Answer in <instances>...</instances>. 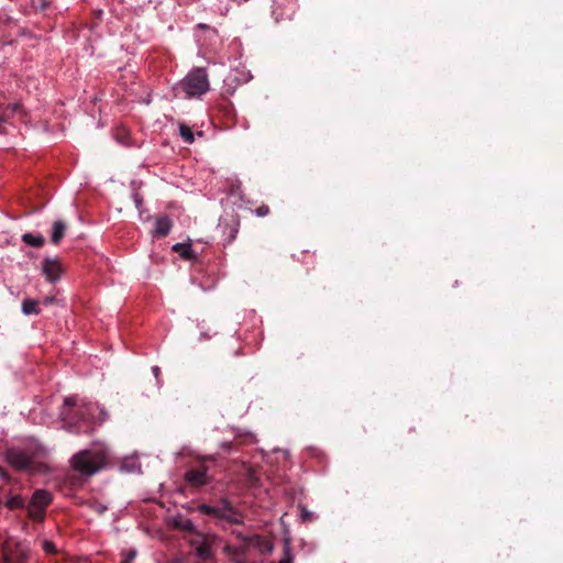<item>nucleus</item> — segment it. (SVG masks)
I'll return each instance as SVG.
<instances>
[{"label":"nucleus","instance_id":"nucleus-14","mask_svg":"<svg viewBox=\"0 0 563 563\" xmlns=\"http://www.w3.org/2000/svg\"><path fill=\"white\" fill-rule=\"evenodd\" d=\"M5 506L10 510L24 508L27 509V504L25 503L24 498L21 495H12L8 497V499L5 500Z\"/></svg>","mask_w":563,"mask_h":563},{"label":"nucleus","instance_id":"nucleus-11","mask_svg":"<svg viewBox=\"0 0 563 563\" xmlns=\"http://www.w3.org/2000/svg\"><path fill=\"white\" fill-rule=\"evenodd\" d=\"M172 250L178 253L184 260L196 258V254L190 243H176L172 246Z\"/></svg>","mask_w":563,"mask_h":563},{"label":"nucleus","instance_id":"nucleus-28","mask_svg":"<svg viewBox=\"0 0 563 563\" xmlns=\"http://www.w3.org/2000/svg\"><path fill=\"white\" fill-rule=\"evenodd\" d=\"M244 435L246 438L245 442H247V443L255 442V440H256L255 435L253 433H251V432H245Z\"/></svg>","mask_w":563,"mask_h":563},{"label":"nucleus","instance_id":"nucleus-1","mask_svg":"<svg viewBox=\"0 0 563 563\" xmlns=\"http://www.w3.org/2000/svg\"><path fill=\"white\" fill-rule=\"evenodd\" d=\"M59 416L63 427L67 431L77 434L90 433L96 426L108 419V413L103 407L78 396H69L64 399Z\"/></svg>","mask_w":563,"mask_h":563},{"label":"nucleus","instance_id":"nucleus-26","mask_svg":"<svg viewBox=\"0 0 563 563\" xmlns=\"http://www.w3.org/2000/svg\"><path fill=\"white\" fill-rule=\"evenodd\" d=\"M313 514L308 511L307 509L301 510V518L303 521L310 520L312 518Z\"/></svg>","mask_w":563,"mask_h":563},{"label":"nucleus","instance_id":"nucleus-2","mask_svg":"<svg viewBox=\"0 0 563 563\" xmlns=\"http://www.w3.org/2000/svg\"><path fill=\"white\" fill-rule=\"evenodd\" d=\"M109 457L108 446L101 442H93L89 448L76 453L70 459V464L81 475L91 476L108 464Z\"/></svg>","mask_w":563,"mask_h":563},{"label":"nucleus","instance_id":"nucleus-24","mask_svg":"<svg viewBox=\"0 0 563 563\" xmlns=\"http://www.w3.org/2000/svg\"><path fill=\"white\" fill-rule=\"evenodd\" d=\"M268 213H269V208H268V206H266V205H263V206L258 207V208L255 210V214H256L257 217H265V216H267Z\"/></svg>","mask_w":563,"mask_h":563},{"label":"nucleus","instance_id":"nucleus-35","mask_svg":"<svg viewBox=\"0 0 563 563\" xmlns=\"http://www.w3.org/2000/svg\"><path fill=\"white\" fill-rule=\"evenodd\" d=\"M106 510H107V507H106V506H101V507L99 508V512H100V514H101V512H103V511H106Z\"/></svg>","mask_w":563,"mask_h":563},{"label":"nucleus","instance_id":"nucleus-33","mask_svg":"<svg viewBox=\"0 0 563 563\" xmlns=\"http://www.w3.org/2000/svg\"><path fill=\"white\" fill-rule=\"evenodd\" d=\"M197 27L201 29V30H207V29H209V25L205 24V23H199V24H197Z\"/></svg>","mask_w":563,"mask_h":563},{"label":"nucleus","instance_id":"nucleus-3","mask_svg":"<svg viewBox=\"0 0 563 563\" xmlns=\"http://www.w3.org/2000/svg\"><path fill=\"white\" fill-rule=\"evenodd\" d=\"M43 451L42 444L34 438H26L5 450V461L16 470H29L33 460Z\"/></svg>","mask_w":563,"mask_h":563},{"label":"nucleus","instance_id":"nucleus-25","mask_svg":"<svg viewBox=\"0 0 563 563\" xmlns=\"http://www.w3.org/2000/svg\"><path fill=\"white\" fill-rule=\"evenodd\" d=\"M198 328L201 330L200 331V336H199L200 341H205V340L211 339V334H209L207 331H205V327L202 325V323H198Z\"/></svg>","mask_w":563,"mask_h":563},{"label":"nucleus","instance_id":"nucleus-37","mask_svg":"<svg viewBox=\"0 0 563 563\" xmlns=\"http://www.w3.org/2000/svg\"><path fill=\"white\" fill-rule=\"evenodd\" d=\"M242 437H243V434H242V433L236 434V439H240V438H242Z\"/></svg>","mask_w":563,"mask_h":563},{"label":"nucleus","instance_id":"nucleus-7","mask_svg":"<svg viewBox=\"0 0 563 563\" xmlns=\"http://www.w3.org/2000/svg\"><path fill=\"white\" fill-rule=\"evenodd\" d=\"M216 518L222 523L240 525L243 522L242 515L236 510L228 499H221L216 505Z\"/></svg>","mask_w":563,"mask_h":563},{"label":"nucleus","instance_id":"nucleus-18","mask_svg":"<svg viewBox=\"0 0 563 563\" xmlns=\"http://www.w3.org/2000/svg\"><path fill=\"white\" fill-rule=\"evenodd\" d=\"M178 527L187 532H194L196 530V526L189 518H184L179 521Z\"/></svg>","mask_w":563,"mask_h":563},{"label":"nucleus","instance_id":"nucleus-22","mask_svg":"<svg viewBox=\"0 0 563 563\" xmlns=\"http://www.w3.org/2000/svg\"><path fill=\"white\" fill-rule=\"evenodd\" d=\"M198 556L202 560H208L210 558V550L207 545H201L198 548Z\"/></svg>","mask_w":563,"mask_h":563},{"label":"nucleus","instance_id":"nucleus-21","mask_svg":"<svg viewBox=\"0 0 563 563\" xmlns=\"http://www.w3.org/2000/svg\"><path fill=\"white\" fill-rule=\"evenodd\" d=\"M42 549L47 554L56 553V545L49 540L42 541Z\"/></svg>","mask_w":563,"mask_h":563},{"label":"nucleus","instance_id":"nucleus-30","mask_svg":"<svg viewBox=\"0 0 563 563\" xmlns=\"http://www.w3.org/2000/svg\"><path fill=\"white\" fill-rule=\"evenodd\" d=\"M152 373L154 374L156 379H158L159 374H161V368L157 365H155V366L152 367ZM157 383L159 384V380H157Z\"/></svg>","mask_w":563,"mask_h":563},{"label":"nucleus","instance_id":"nucleus-36","mask_svg":"<svg viewBox=\"0 0 563 563\" xmlns=\"http://www.w3.org/2000/svg\"><path fill=\"white\" fill-rule=\"evenodd\" d=\"M3 132H5V128L0 124V133H3Z\"/></svg>","mask_w":563,"mask_h":563},{"label":"nucleus","instance_id":"nucleus-9","mask_svg":"<svg viewBox=\"0 0 563 563\" xmlns=\"http://www.w3.org/2000/svg\"><path fill=\"white\" fill-rule=\"evenodd\" d=\"M172 227H173V222L168 217L164 216V217L157 218L155 221L153 236H155V238L166 236L170 232Z\"/></svg>","mask_w":563,"mask_h":563},{"label":"nucleus","instance_id":"nucleus-20","mask_svg":"<svg viewBox=\"0 0 563 563\" xmlns=\"http://www.w3.org/2000/svg\"><path fill=\"white\" fill-rule=\"evenodd\" d=\"M122 555H123V559L121 560L120 563H133V561L136 556V550L131 549L129 551L123 552Z\"/></svg>","mask_w":563,"mask_h":563},{"label":"nucleus","instance_id":"nucleus-32","mask_svg":"<svg viewBox=\"0 0 563 563\" xmlns=\"http://www.w3.org/2000/svg\"><path fill=\"white\" fill-rule=\"evenodd\" d=\"M54 300H55V299H54L53 297H47V298H45L44 303H45V305H51V303H53V302H54Z\"/></svg>","mask_w":563,"mask_h":563},{"label":"nucleus","instance_id":"nucleus-31","mask_svg":"<svg viewBox=\"0 0 563 563\" xmlns=\"http://www.w3.org/2000/svg\"><path fill=\"white\" fill-rule=\"evenodd\" d=\"M128 136L126 131L122 130V132L117 136V141H124V139Z\"/></svg>","mask_w":563,"mask_h":563},{"label":"nucleus","instance_id":"nucleus-15","mask_svg":"<svg viewBox=\"0 0 563 563\" xmlns=\"http://www.w3.org/2000/svg\"><path fill=\"white\" fill-rule=\"evenodd\" d=\"M178 130H179V135L181 139H184L185 141H194L195 133L192 132L190 126H188L184 123H180L178 125Z\"/></svg>","mask_w":563,"mask_h":563},{"label":"nucleus","instance_id":"nucleus-16","mask_svg":"<svg viewBox=\"0 0 563 563\" xmlns=\"http://www.w3.org/2000/svg\"><path fill=\"white\" fill-rule=\"evenodd\" d=\"M232 533L243 541L244 543H253L255 541L256 545L260 543V537L258 536H246L240 530H233Z\"/></svg>","mask_w":563,"mask_h":563},{"label":"nucleus","instance_id":"nucleus-19","mask_svg":"<svg viewBox=\"0 0 563 563\" xmlns=\"http://www.w3.org/2000/svg\"><path fill=\"white\" fill-rule=\"evenodd\" d=\"M199 511L201 514H205V515H208V516H212L216 518V505L214 506H211V505H208V504H201L199 507H198Z\"/></svg>","mask_w":563,"mask_h":563},{"label":"nucleus","instance_id":"nucleus-27","mask_svg":"<svg viewBox=\"0 0 563 563\" xmlns=\"http://www.w3.org/2000/svg\"><path fill=\"white\" fill-rule=\"evenodd\" d=\"M21 108H22V106L20 103H13V104L8 106L7 110H10L11 112L15 113V112L20 111Z\"/></svg>","mask_w":563,"mask_h":563},{"label":"nucleus","instance_id":"nucleus-5","mask_svg":"<svg viewBox=\"0 0 563 563\" xmlns=\"http://www.w3.org/2000/svg\"><path fill=\"white\" fill-rule=\"evenodd\" d=\"M53 495L46 489H35L27 503V516L35 522H43L46 508L52 504Z\"/></svg>","mask_w":563,"mask_h":563},{"label":"nucleus","instance_id":"nucleus-8","mask_svg":"<svg viewBox=\"0 0 563 563\" xmlns=\"http://www.w3.org/2000/svg\"><path fill=\"white\" fill-rule=\"evenodd\" d=\"M62 266L57 258L46 257L42 262V274L46 280L55 284L60 279Z\"/></svg>","mask_w":563,"mask_h":563},{"label":"nucleus","instance_id":"nucleus-29","mask_svg":"<svg viewBox=\"0 0 563 563\" xmlns=\"http://www.w3.org/2000/svg\"><path fill=\"white\" fill-rule=\"evenodd\" d=\"M236 233H238V229L236 228H231V233H230V236L228 239V243H231L235 239Z\"/></svg>","mask_w":563,"mask_h":563},{"label":"nucleus","instance_id":"nucleus-12","mask_svg":"<svg viewBox=\"0 0 563 563\" xmlns=\"http://www.w3.org/2000/svg\"><path fill=\"white\" fill-rule=\"evenodd\" d=\"M21 240L26 245L36 247V249L42 247L45 243L44 236L40 233L33 234V233L26 232V233L22 234Z\"/></svg>","mask_w":563,"mask_h":563},{"label":"nucleus","instance_id":"nucleus-23","mask_svg":"<svg viewBox=\"0 0 563 563\" xmlns=\"http://www.w3.org/2000/svg\"><path fill=\"white\" fill-rule=\"evenodd\" d=\"M132 199L135 205V208L140 210L143 205V198L141 197V195L137 191H134L132 194Z\"/></svg>","mask_w":563,"mask_h":563},{"label":"nucleus","instance_id":"nucleus-34","mask_svg":"<svg viewBox=\"0 0 563 563\" xmlns=\"http://www.w3.org/2000/svg\"><path fill=\"white\" fill-rule=\"evenodd\" d=\"M196 135H197L198 137H203V132H202V131H197V132H196Z\"/></svg>","mask_w":563,"mask_h":563},{"label":"nucleus","instance_id":"nucleus-4","mask_svg":"<svg viewBox=\"0 0 563 563\" xmlns=\"http://www.w3.org/2000/svg\"><path fill=\"white\" fill-rule=\"evenodd\" d=\"M178 89L187 97H199L208 91L209 80L205 69L197 68L190 71L179 84Z\"/></svg>","mask_w":563,"mask_h":563},{"label":"nucleus","instance_id":"nucleus-6","mask_svg":"<svg viewBox=\"0 0 563 563\" xmlns=\"http://www.w3.org/2000/svg\"><path fill=\"white\" fill-rule=\"evenodd\" d=\"M185 479L190 486L199 488L208 485L212 481V475L206 463L200 462L186 472Z\"/></svg>","mask_w":563,"mask_h":563},{"label":"nucleus","instance_id":"nucleus-10","mask_svg":"<svg viewBox=\"0 0 563 563\" xmlns=\"http://www.w3.org/2000/svg\"><path fill=\"white\" fill-rule=\"evenodd\" d=\"M66 231V224L62 220H57L52 225L51 241L57 245L64 238Z\"/></svg>","mask_w":563,"mask_h":563},{"label":"nucleus","instance_id":"nucleus-17","mask_svg":"<svg viewBox=\"0 0 563 563\" xmlns=\"http://www.w3.org/2000/svg\"><path fill=\"white\" fill-rule=\"evenodd\" d=\"M294 556L291 553V549L288 542H285L284 550H283V556L280 558L278 563H292Z\"/></svg>","mask_w":563,"mask_h":563},{"label":"nucleus","instance_id":"nucleus-13","mask_svg":"<svg viewBox=\"0 0 563 563\" xmlns=\"http://www.w3.org/2000/svg\"><path fill=\"white\" fill-rule=\"evenodd\" d=\"M37 300L32 298H26L22 301L21 310L23 314L31 316V314H40L41 310L37 307Z\"/></svg>","mask_w":563,"mask_h":563}]
</instances>
